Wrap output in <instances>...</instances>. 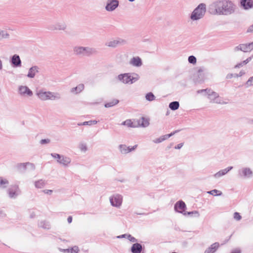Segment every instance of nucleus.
Returning a JSON list of instances; mask_svg holds the SVG:
<instances>
[{
	"instance_id": "1",
	"label": "nucleus",
	"mask_w": 253,
	"mask_h": 253,
	"mask_svg": "<svg viewBox=\"0 0 253 253\" xmlns=\"http://www.w3.org/2000/svg\"><path fill=\"white\" fill-rule=\"evenodd\" d=\"M237 9L236 4L230 0H216L209 7L212 14L230 15L234 14Z\"/></svg>"
},
{
	"instance_id": "2",
	"label": "nucleus",
	"mask_w": 253,
	"mask_h": 253,
	"mask_svg": "<svg viewBox=\"0 0 253 253\" xmlns=\"http://www.w3.org/2000/svg\"><path fill=\"white\" fill-rule=\"evenodd\" d=\"M73 52L74 54L79 56H90L98 53V51L95 48L82 46H75Z\"/></svg>"
},
{
	"instance_id": "3",
	"label": "nucleus",
	"mask_w": 253,
	"mask_h": 253,
	"mask_svg": "<svg viewBox=\"0 0 253 253\" xmlns=\"http://www.w3.org/2000/svg\"><path fill=\"white\" fill-rule=\"evenodd\" d=\"M38 97L42 101L47 100H58L61 98V95L58 92L51 91H44L43 90H39L36 93Z\"/></svg>"
},
{
	"instance_id": "4",
	"label": "nucleus",
	"mask_w": 253,
	"mask_h": 253,
	"mask_svg": "<svg viewBox=\"0 0 253 253\" xmlns=\"http://www.w3.org/2000/svg\"><path fill=\"white\" fill-rule=\"evenodd\" d=\"M206 12V5L201 3L194 9L190 15V19L192 21H197L204 17Z\"/></svg>"
},
{
	"instance_id": "5",
	"label": "nucleus",
	"mask_w": 253,
	"mask_h": 253,
	"mask_svg": "<svg viewBox=\"0 0 253 253\" xmlns=\"http://www.w3.org/2000/svg\"><path fill=\"white\" fill-rule=\"evenodd\" d=\"M139 79V75L135 73H124L118 76V80L125 84H132Z\"/></svg>"
},
{
	"instance_id": "6",
	"label": "nucleus",
	"mask_w": 253,
	"mask_h": 253,
	"mask_svg": "<svg viewBox=\"0 0 253 253\" xmlns=\"http://www.w3.org/2000/svg\"><path fill=\"white\" fill-rule=\"evenodd\" d=\"M47 29L50 31H65L67 29V25L63 21L56 22L54 24H49Z\"/></svg>"
},
{
	"instance_id": "7",
	"label": "nucleus",
	"mask_w": 253,
	"mask_h": 253,
	"mask_svg": "<svg viewBox=\"0 0 253 253\" xmlns=\"http://www.w3.org/2000/svg\"><path fill=\"white\" fill-rule=\"evenodd\" d=\"M253 49V42L248 43L240 44L233 48L234 52L242 51L244 52L251 51Z\"/></svg>"
},
{
	"instance_id": "8",
	"label": "nucleus",
	"mask_w": 253,
	"mask_h": 253,
	"mask_svg": "<svg viewBox=\"0 0 253 253\" xmlns=\"http://www.w3.org/2000/svg\"><path fill=\"white\" fill-rule=\"evenodd\" d=\"M126 42L125 40L118 38L117 39H112L107 41L105 45L109 47L115 48L119 45L125 44Z\"/></svg>"
},
{
	"instance_id": "9",
	"label": "nucleus",
	"mask_w": 253,
	"mask_h": 253,
	"mask_svg": "<svg viewBox=\"0 0 253 253\" xmlns=\"http://www.w3.org/2000/svg\"><path fill=\"white\" fill-rule=\"evenodd\" d=\"M123 197L121 195L116 194L110 197V202L113 207L120 208L122 204Z\"/></svg>"
},
{
	"instance_id": "10",
	"label": "nucleus",
	"mask_w": 253,
	"mask_h": 253,
	"mask_svg": "<svg viewBox=\"0 0 253 253\" xmlns=\"http://www.w3.org/2000/svg\"><path fill=\"white\" fill-rule=\"evenodd\" d=\"M119 6V0H107L105 9L107 11H114Z\"/></svg>"
},
{
	"instance_id": "11",
	"label": "nucleus",
	"mask_w": 253,
	"mask_h": 253,
	"mask_svg": "<svg viewBox=\"0 0 253 253\" xmlns=\"http://www.w3.org/2000/svg\"><path fill=\"white\" fill-rule=\"evenodd\" d=\"M18 92L20 95L24 97H31L33 95V91L27 86L20 85L18 87Z\"/></svg>"
},
{
	"instance_id": "12",
	"label": "nucleus",
	"mask_w": 253,
	"mask_h": 253,
	"mask_svg": "<svg viewBox=\"0 0 253 253\" xmlns=\"http://www.w3.org/2000/svg\"><path fill=\"white\" fill-rule=\"evenodd\" d=\"M10 63L14 68L20 67L22 66V61L18 54H14L10 58Z\"/></svg>"
},
{
	"instance_id": "13",
	"label": "nucleus",
	"mask_w": 253,
	"mask_h": 253,
	"mask_svg": "<svg viewBox=\"0 0 253 253\" xmlns=\"http://www.w3.org/2000/svg\"><path fill=\"white\" fill-rule=\"evenodd\" d=\"M27 166H30L32 170H34L35 169V165L29 162L18 163L16 165V168L19 172H24L26 170Z\"/></svg>"
},
{
	"instance_id": "14",
	"label": "nucleus",
	"mask_w": 253,
	"mask_h": 253,
	"mask_svg": "<svg viewBox=\"0 0 253 253\" xmlns=\"http://www.w3.org/2000/svg\"><path fill=\"white\" fill-rule=\"evenodd\" d=\"M186 209V205L182 201H178L174 205V210L177 212L183 214L184 215H186V212H185Z\"/></svg>"
},
{
	"instance_id": "15",
	"label": "nucleus",
	"mask_w": 253,
	"mask_h": 253,
	"mask_svg": "<svg viewBox=\"0 0 253 253\" xmlns=\"http://www.w3.org/2000/svg\"><path fill=\"white\" fill-rule=\"evenodd\" d=\"M208 98L210 100V102L211 103H215L217 104H226L222 102L221 98L219 97V94L212 91L211 94H209V96Z\"/></svg>"
},
{
	"instance_id": "16",
	"label": "nucleus",
	"mask_w": 253,
	"mask_h": 253,
	"mask_svg": "<svg viewBox=\"0 0 253 253\" xmlns=\"http://www.w3.org/2000/svg\"><path fill=\"white\" fill-rule=\"evenodd\" d=\"M21 193V191L17 185L12 186L8 189L9 197L11 198H15Z\"/></svg>"
},
{
	"instance_id": "17",
	"label": "nucleus",
	"mask_w": 253,
	"mask_h": 253,
	"mask_svg": "<svg viewBox=\"0 0 253 253\" xmlns=\"http://www.w3.org/2000/svg\"><path fill=\"white\" fill-rule=\"evenodd\" d=\"M239 175L241 177H251L253 176V171L250 168H243L239 170Z\"/></svg>"
},
{
	"instance_id": "18",
	"label": "nucleus",
	"mask_w": 253,
	"mask_h": 253,
	"mask_svg": "<svg viewBox=\"0 0 253 253\" xmlns=\"http://www.w3.org/2000/svg\"><path fill=\"white\" fill-rule=\"evenodd\" d=\"M137 147V145H135L131 148H130V147H127L126 145L121 144L119 146V148L122 154H126L134 150Z\"/></svg>"
},
{
	"instance_id": "19",
	"label": "nucleus",
	"mask_w": 253,
	"mask_h": 253,
	"mask_svg": "<svg viewBox=\"0 0 253 253\" xmlns=\"http://www.w3.org/2000/svg\"><path fill=\"white\" fill-rule=\"evenodd\" d=\"M179 130H175L169 134H166V135H163L162 136H161L159 138H156L154 140H153V142L155 143H161L162 142H163V141L168 139L170 137H171V136H172L173 135H174L175 133L178 132Z\"/></svg>"
},
{
	"instance_id": "20",
	"label": "nucleus",
	"mask_w": 253,
	"mask_h": 253,
	"mask_svg": "<svg viewBox=\"0 0 253 253\" xmlns=\"http://www.w3.org/2000/svg\"><path fill=\"white\" fill-rule=\"evenodd\" d=\"M241 6L245 10H248L253 7V1L252 0H241Z\"/></svg>"
},
{
	"instance_id": "21",
	"label": "nucleus",
	"mask_w": 253,
	"mask_h": 253,
	"mask_svg": "<svg viewBox=\"0 0 253 253\" xmlns=\"http://www.w3.org/2000/svg\"><path fill=\"white\" fill-rule=\"evenodd\" d=\"M39 72V68L38 66H33L29 69L27 76L29 78H34Z\"/></svg>"
},
{
	"instance_id": "22",
	"label": "nucleus",
	"mask_w": 253,
	"mask_h": 253,
	"mask_svg": "<svg viewBox=\"0 0 253 253\" xmlns=\"http://www.w3.org/2000/svg\"><path fill=\"white\" fill-rule=\"evenodd\" d=\"M233 169V167H228L225 169H222L216 172L213 175L214 177L218 178L222 176L225 175L228 172Z\"/></svg>"
},
{
	"instance_id": "23",
	"label": "nucleus",
	"mask_w": 253,
	"mask_h": 253,
	"mask_svg": "<svg viewBox=\"0 0 253 253\" xmlns=\"http://www.w3.org/2000/svg\"><path fill=\"white\" fill-rule=\"evenodd\" d=\"M130 64L135 67H140L142 65L141 58L138 57H133L129 61Z\"/></svg>"
},
{
	"instance_id": "24",
	"label": "nucleus",
	"mask_w": 253,
	"mask_h": 253,
	"mask_svg": "<svg viewBox=\"0 0 253 253\" xmlns=\"http://www.w3.org/2000/svg\"><path fill=\"white\" fill-rule=\"evenodd\" d=\"M71 159L69 157L61 156V158L59 160H57V162L60 164L63 165L65 167H67L71 163Z\"/></svg>"
},
{
	"instance_id": "25",
	"label": "nucleus",
	"mask_w": 253,
	"mask_h": 253,
	"mask_svg": "<svg viewBox=\"0 0 253 253\" xmlns=\"http://www.w3.org/2000/svg\"><path fill=\"white\" fill-rule=\"evenodd\" d=\"M142 250V245L138 243L133 244L131 248V252L132 253H141Z\"/></svg>"
},
{
	"instance_id": "26",
	"label": "nucleus",
	"mask_w": 253,
	"mask_h": 253,
	"mask_svg": "<svg viewBox=\"0 0 253 253\" xmlns=\"http://www.w3.org/2000/svg\"><path fill=\"white\" fill-rule=\"evenodd\" d=\"M219 246V244L217 242L212 244L210 247L207 249L204 253H214L216 252Z\"/></svg>"
},
{
	"instance_id": "27",
	"label": "nucleus",
	"mask_w": 253,
	"mask_h": 253,
	"mask_svg": "<svg viewBox=\"0 0 253 253\" xmlns=\"http://www.w3.org/2000/svg\"><path fill=\"white\" fill-rule=\"evenodd\" d=\"M84 88V85L83 84H80L76 87H73L71 89V92L77 94L82 92Z\"/></svg>"
},
{
	"instance_id": "28",
	"label": "nucleus",
	"mask_w": 253,
	"mask_h": 253,
	"mask_svg": "<svg viewBox=\"0 0 253 253\" xmlns=\"http://www.w3.org/2000/svg\"><path fill=\"white\" fill-rule=\"evenodd\" d=\"M204 69L203 68H200L198 69L197 73V76L198 77V82H202L205 80V75L204 73Z\"/></svg>"
},
{
	"instance_id": "29",
	"label": "nucleus",
	"mask_w": 253,
	"mask_h": 253,
	"mask_svg": "<svg viewBox=\"0 0 253 253\" xmlns=\"http://www.w3.org/2000/svg\"><path fill=\"white\" fill-rule=\"evenodd\" d=\"M10 35L6 30L0 29V41L3 39H9Z\"/></svg>"
},
{
	"instance_id": "30",
	"label": "nucleus",
	"mask_w": 253,
	"mask_h": 253,
	"mask_svg": "<svg viewBox=\"0 0 253 253\" xmlns=\"http://www.w3.org/2000/svg\"><path fill=\"white\" fill-rule=\"evenodd\" d=\"M38 226L39 227L45 229H49L50 228L49 223L46 221H41L39 223Z\"/></svg>"
},
{
	"instance_id": "31",
	"label": "nucleus",
	"mask_w": 253,
	"mask_h": 253,
	"mask_svg": "<svg viewBox=\"0 0 253 253\" xmlns=\"http://www.w3.org/2000/svg\"><path fill=\"white\" fill-rule=\"evenodd\" d=\"M169 107L171 110L175 111L178 109L179 103L178 101H173L169 104Z\"/></svg>"
},
{
	"instance_id": "32",
	"label": "nucleus",
	"mask_w": 253,
	"mask_h": 253,
	"mask_svg": "<svg viewBox=\"0 0 253 253\" xmlns=\"http://www.w3.org/2000/svg\"><path fill=\"white\" fill-rule=\"evenodd\" d=\"M62 251L64 253H77L79 251V249L78 247L75 246L71 249H63Z\"/></svg>"
},
{
	"instance_id": "33",
	"label": "nucleus",
	"mask_w": 253,
	"mask_h": 253,
	"mask_svg": "<svg viewBox=\"0 0 253 253\" xmlns=\"http://www.w3.org/2000/svg\"><path fill=\"white\" fill-rule=\"evenodd\" d=\"M45 185V183L42 179H40L35 182V186L37 188H42Z\"/></svg>"
},
{
	"instance_id": "34",
	"label": "nucleus",
	"mask_w": 253,
	"mask_h": 253,
	"mask_svg": "<svg viewBox=\"0 0 253 253\" xmlns=\"http://www.w3.org/2000/svg\"><path fill=\"white\" fill-rule=\"evenodd\" d=\"M119 100L118 99H113L112 101L108 102L105 104V107L106 108L111 107L119 103Z\"/></svg>"
},
{
	"instance_id": "35",
	"label": "nucleus",
	"mask_w": 253,
	"mask_h": 253,
	"mask_svg": "<svg viewBox=\"0 0 253 253\" xmlns=\"http://www.w3.org/2000/svg\"><path fill=\"white\" fill-rule=\"evenodd\" d=\"M9 183L8 181L6 179H2L0 177V187L4 188Z\"/></svg>"
},
{
	"instance_id": "36",
	"label": "nucleus",
	"mask_w": 253,
	"mask_h": 253,
	"mask_svg": "<svg viewBox=\"0 0 253 253\" xmlns=\"http://www.w3.org/2000/svg\"><path fill=\"white\" fill-rule=\"evenodd\" d=\"M208 193L213 196H221L222 194V193L220 191L217 190L216 189H214L208 191Z\"/></svg>"
},
{
	"instance_id": "37",
	"label": "nucleus",
	"mask_w": 253,
	"mask_h": 253,
	"mask_svg": "<svg viewBox=\"0 0 253 253\" xmlns=\"http://www.w3.org/2000/svg\"><path fill=\"white\" fill-rule=\"evenodd\" d=\"M146 99L149 101H152L155 99V96L152 92H149L145 96Z\"/></svg>"
},
{
	"instance_id": "38",
	"label": "nucleus",
	"mask_w": 253,
	"mask_h": 253,
	"mask_svg": "<svg viewBox=\"0 0 253 253\" xmlns=\"http://www.w3.org/2000/svg\"><path fill=\"white\" fill-rule=\"evenodd\" d=\"M140 125L143 127H147L149 125V121L144 118H142Z\"/></svg>"
},
{
	"instance_id": "39",
	"label": "nucleus",
	"mask_w": 253,
	"mask_h": 253,
	"mask_svg": "<svg viewBox=\"0 0 253 253\" xmlns=\"http://www.w3.org/2000/svg\"><path fill=\"white\" fill-rule=\"evenodd\" d=\"M123 125L126 126L128 127H134L133 125V123L131 122L130 120H126L122 123Z\"/></svg>"
},
{
	"instance_id": "40",
	"label": "nucleus",
	"mask_w": 253,
	"mask_h": 253,
	"mask_svg": "<svg viewBox=\"0 0 253 253\" xmlns=\"http://www.w3.org/2000/svg\"><path fill=\"white\" fill-rule=\"evenodd\" d=\"M186 212V215H194V216L195 217H199L200 216V214L199 213V212L197 211H189V212Z\"/></svg>"
},
{
	"instance_id": "41",
	"label": "nucleus",
	"mask_w": 253,
	"mask_h": 253,
	"mask_svg": "<svg viewBox=\"0 0 253 253\" xmlns=\"http://www.w3.org/2000/svg\"><path fill=\"white\" fill-rule=\"evenodd\" d=\"M196 61H197L196 58L194 56L191 55V56H189L188 62L190 63L194 64L196 63Z\"/></svg>"
},
{
	"instance_id": "42",
	"label": "nucleus",
	"mask_w": 253,
	"mask_h": 253,
	"mask_svg": "<svg viewBox=\"0 0 253 253\" xmlns=\"http://www.w3.org/2000/svg\"><path fill=\"white\" fill-rule=\"evenodd\" d=\"M204 92H206L207 93L208 96H209V94H211V92H212V90H211V89L208 88L205 89H200L197 91V93H201Z\"/></svg>"
},
{
	"instance_id": "43",
	"label": "nucleus",
	"mask_w": 253,
	"mask_h": 253,
	"mask_svg": "<svg viewBox=\"0 0 253 253\" xmlns=\"http://www.w3.org/2000/svg\"><path fill=\"white\" fill-rule=\"evenodd\" d=\"M234 218L235 220L239 221L241 219L242 216L239 212H235L234 213Z\"/></svg>"
},
{
	"instance_id": "44",
	"label": "nucleus",
	"mask_w": 253,
	"mask_h": 253,
	"mask_svg": "<svg viewBox=\"0 0 253 253\" xmlns=\"http://www.w3.org/2000/svg\"><path fill=\"white\" fill-rule=\"evenodd\" d=\"M127 239L129 240L132 243H136L137 242V240L135 239L134 237H132L131 235L128 234L127 236Z\"/></svg>"
},
{
	"instance_id": "45",
	"label": "nucleus",
	"mask_w": 253,
	"mask_h": 253,
	"mask_svg": "<svg viewBox=\"0 0 253 253\" xmlns=\"http://www.w3.org/2000/svg\"><path fill=\"white\" fill-rule=\"evenodd\" d=\"M246 84L247 86H250L253 85V76L249 79Z\"/></svg>"
},
{
	"instance_id": "46",
	"label": "nucleus",
	"mask_w": 253,
	"mask_h": 253,
	"mask_svg": "<svg viewBox=\"0 0 253 253\" xmlns=\"http://www.w3.org/2000/svg\"><path fill=\"white\" fill-rule=\"evenodd\" d=\"M79 148L80 149V150L82 151H84V152H85L87 150V147H86V146L85 144L84 143H82V144H80V146H79Z\"/></svg>"
},
{
	"instance_id": "47",
	"label": "nucleus",
	"mask_w": 253,
	"mask_h": 253,
	"mask_svg": "<svg viewBox=\"0 0 253 253\" xmlns=\"http://www.w3.org/2000/svg\"><path fill=\"white\" fill-rule=\"evenodd\" d=\"M50 142V140L48 138L43 139L41 140L40 144L42 145H43V144L49 143Z\"/></svg>"
},
{
	"instance_id": "48",
	"label": "nucleus",
	"mask_w": 253,
	"mask_h": 253,
	"mask_svg": "<svg viewBox=\"0 0 253 253\" xmlns=\"http://www.w3.org/2000/svg\"><path fill=\"white\" fill-rule=\"evenodd\" d=\"M246 64H247V62H246L244 60V61H242V62L236 65L234 67H235V68H240L241 67L243 66V65H245Z\"/></svg>"
},
{
	"instance_id": "49",
	"label": "nucleus",
	"mask_w": 253,
	"mask_h": 253,
	"mask_svg": "<svg viewBox=\"0 0 253 253\" xmlns=\"http://www.w3.org/2000/svg\"><path fill=\"white\" fill-rule=\"evenodd\" d=\"M51 156L55 159L59 160L61 158L62 155H60V154L57 153H51Z\"/></svg>"
},
{
	"instance_id": "50",
	"label": "nucleus",
	"mask_w": 253,
	"mask_h": 253,
	"mask_svg": "<svg viewBox=\"0 0 253 253\" xmlns=\"http://www.w3.org/2000/svg\"><path fill=\"white\" fill-rule=\"evenodd\" d=\"M78 126H85V125H88V126H91V123L90 122V121H86L84 122L83 123H79L78 124Z\"/></svg>"
},
{
	"instance_id": "51",
	"label": "nucleus",
	"mask_w": 253,
	"mask_h": 253,
	"mask_svg": "<svg viewBox=\"0 0 253 253\" xmlns=\"http://www.w3.org/2000/svg\"><path fill=\"white\" fill-rule=\"evenodd\" d=\"M183 143H179L177 146H175L174 148L175 149H179L183 146Z\"/></svg>"
},
{
	"instance_id": "52",
	"label": "nucleus",
	"mask_w": 253,
	"mask_h": 253,
	"mask_svg": "<svg viewBox=\"0 0 253 253\" xmlns=\"http://www.w3.org/2000/svg\"><path fill=\"white\" fill-rule=\"evenodd\" d=\"M247 32L248 33H250V32H253V24L251 26H250L248 30H247Z\"/></svg>"
},
{
	"instance_id": "53",
	"label": "nucleus",
	"mask_w": 253,
	"mask_h": 253,
	"mask_svg": "<svg viewBox=\"0 0 253 253\" xmlns=\"http://www.w3.org/2000/svg\"><path fill=\"white\" fill-rule=\"evenodd\" d=\"M128 235V234H123V235L117 236V238H127Z\"/></svg>"
},
{
	"instance_id": "54",
	"label": "nucleus",
	"mask_w": 253,
	"mask_h": 253,
	"mask_svg": "<svg viewBox=\"0 0 253 253\" xmlns=\"http://www.w3.org/2000/svg\"><path fill=\"white\" fill-rule=\"evenodd\" d=\"M43 192L47 194H51L52 192V190H44Z\"/></svg>"
},
{
	"instance_id": "55",
	"label": "nucleus",
	"mask_w": 253,
	"mask_h": 253,
	"mask_svg": "<svg viewBox=\"0 0 253 253\" xmlns=\"http://www.w3.org/2000/svg\"><path fill=\"white\" fill-rule=\"evenodd\" d=\"M67 221L69 223H71L72 221V217L71 216H69L67 218Z\"/></svg>"
},
{
	"instance_id": "56",
	"label": "nucleus",
	"mask_w": 253,
	"mask_h": 253,
	"mask_svg": "<svg viewBox=\"0 0 253 253\" xmlns=\"http://www.w3.org/2000/svg\"><path fill=\"white\" fill-rule=\"evenodd\" d=\"M253 58V56H251L248 57L247 59H246L245 61L247 62V64L250 61H251V60Z\"/></svg>"
},
{
	"instance_id": "57",
	"label": "nucleus",
	"mask_w": 253,
	"mask_h": 253,
	"mask_svg": "<svg viewBox=\"0 0 253 253\" xmlns=\"http://www.w3.org/2000/svg\"><path fill=\"white\" fill-rule=\"evenodd\" d=\"M245 74V72H243V71H240V72L239 73V75H236V76L237 77H241L243 75H244Z\"/></svg>"
},
{
	"instance_id": "58",
	"label": "nucleus",
	"mask_w": 253,
	"mask_h": 253,
	"mask_svg": "<svg viewBox=\"0 0 253 253\" xmlns=\"http://www.w3.org/2000/svg\"><path fill=\"white\" fill-rule=\"evenodd\" d=\"M232 77H233V74H228V75H227V76H226V78H227V79H231V78H232Z\"/></svg>"
},
{
	"instance_id": "59",
	"label": "nucleus",
	"mask_w": 253,
	"mask_h": 253,
	"mask_svg": "<svg viewBox=\"0 0 253 253\" xmlns=\"http://www.w3.org/2000/svg\"><path fill=\"white\" fill-rule=\"evenodd\" d=\"M90 122L91 123V125H95L97 123V121L95 120L90 121Z\"/></svg>"
},
{
	"instance_id": "60",
	"label": "nucleus",
	"mask_w": 253,
	"mask_h": 253,
	"mask_svg": "<svg viewBox=\"0 0 253 253\" xmlns=\"http://www.w3.org/2000/svg\"><path fill=\"white\" fill-rule=\"evenodd\" d=\"M2 62L1 60L0 59V70H1L2 69Z\"/></svg>"
},
{
	"instance_id": "61",
	"label": "nucleus",
	"mask_w": 253,
	"mask_h": 253,
	"mask_svg": "<svg viewBox=\"0 0 253 253\" xmlns=\"http://www.w3.org/2000/svg\"><path fill=\"white\" fill-rule=\"evenodd\" d=\"M172 146V143H171L169 146H168L167 147V148H168V149H170V148L171 147V146Z\"/></svg>"
},
{
	"instance_id": "62",
	"label": "nucleus",
	"mask_w": 253,
	"mask_h": 253,
	"mask_svg": "<svg viewBox=\"0 0 253 253\" xmlns=\"http://www.w3.org/2000/svg\"><path fill=\"white\" fill-rule=\"evenodd\" d=\"M35 214L34 213H32L31 214L30 217L31 218H33V217H34L35 216Z\"/></svg>"
},
{
	"instance_id": "63",
	"label": "nucleus",
	"mask_w": 253,
	"mask_h": 253,
	"mask_svg": "<svg viewBox=\"0 0 253 253\" xmlns=\"http://www.w3.org/2000/svg\"><path fill=\"white\" fill-rule=\"evenodd\" d=\"M128 1H129V2H133L135 0H127Z\"/></svg>"
},
{
	"instance_id": "64",
	"label": "nucleus",
	"mask_w": 253,
	"mask_h": 253,
	"mask_svg": "<svg viewBox=\"0 0 253 253\" xmlns=\"http://www.w3.org/2000/svg\"><path fill=\"white\" fill-rule=\"evenodd\" d=\"M251 122H252V123H253V120H251Z\"/></svg>"
}]
</instances>
